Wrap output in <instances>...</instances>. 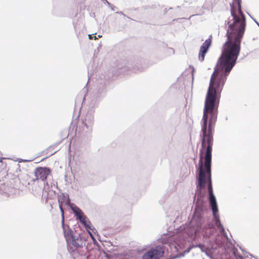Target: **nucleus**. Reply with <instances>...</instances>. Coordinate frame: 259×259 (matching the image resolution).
I'll return each mask as SVG.
<instances>
[{
  "instance_id": "f257e3e1",
  "label": "nucleus",
  "mask_w": 259,
  "mask_h": 259,
  "mask_svg": "<svg viewBox=\"0 0 259 259\" xmlns=\"http://www.w3.org/2000/svg\"><path fill=\"white\" fill-rule=\"evenodd\" d=\"M239 11L231 9L233 22L228 21L227 40L212 74L206 95L203 118L217 119L221 94L227 76L236 64L241 50V42L246 27V19L238 2Z\"/></svg>"
},
{
  "instance_id": "f03ea898",
  "label": "nucleus",
  "mask_w": 259,
  "mask_h": 259,
  "mask_svg": "<svg viewBox=\"0 0 259 259\" xmlns=\"http://www.w3.org/2000/svg\"><path fill=\"white\" fill-rule=\"evenodd\" d=\"M217 120L203 118L202 124L201 126L202 139H201V150L206 149V153L204 156V165L203 167L202 155L199 161V176L198 185L200 188H204L207 181V178L209 181L208 186V191L209 195H213L212 187L211 183V152L213 144V134L214 127Z\"/></svg>"
},
{
  "instance_id": "7ed1b4c3",
  "label": "nucleus",
  "mask_w": 259,
  "mask_h": 259,
  "mask_svg": "<svg viewBox=\"0 0 259 259\" xmlns=\"http://www.w3.org/2000/svg\"><path fill=\"white\" fill-rule=\"evenodd\" d=\"M63 232L68 247H71L72 246L75 250L80 251L79 253L81 255H85L87 248L84 247L85 240L80 236H73L72 231L69 229L68 226H67V228L63 230Z\"/></svg>"
},
{
  "instance_id": "20e7f679",
  "label": "nucleus",
  "mask_w": 259,
  "mask_h": 259,
  "mask_svg": "<svg viewBox=\"0 0 259 259\" xmlns=\"http://www.w3.org/2000/svg\"><path fill=\"white\" fill-rule=\"evenodd\" d=\"M164 252V249L160 246H157L152 248L144 254L142 259H160Z\"/></svg>"
},
{
  "instance_id": "39448f33",
  "label": "nucleus",
  "mask_w": 259,
  "mask_h": 259,
  "mask_svg": "<svg viewBox=\"0 0 259 259\" xmlns=\"http://www.w3.org/2000/svg\"><path fill=\"white\" fill-rule=\"evenodd\" d=\"M209 200L210 204L211 206V208L212 210L213 217L216 221V225H218L219 228H220L222 230V231H224V229L223 228V227L221 224V223L219 219V217L217 214V212L218 211V206H217L215 197L214 194L209 195Z\"/></svg>"
},
{
  "instance_id": "423d86ee",
  "label": "nucleus",
  "mask_w": 259,
  "mask_h": 259,
  "mask_svg": "<svg viewBox=\"0 0 259 259\" xmlns=\"http://www.w3.org/2000/svg\"><path fill=\"white\" fill-rule=\"evenodd\" d=\"M51 174V170L48 167H39L35 170V176L36 179H40L43 181L47 179L48 176Z\"/></svg>"
},
{
  "instance_id": "0eeeda50",
  "label": "nucleus",
  "mask_w": 259,
  "mask_h": 259,
  "mask_svg": "<svg viewBox=\"0 0 259 259\" xmlns=\"http://www.w3.org/2000/svg\"><path fill=\"white\" fill-rule=\"evenodd\" d=\"M212 43V36H210L209 38L205 40L204 42L200 47L199 53V59L200 61L204 60L205 56L207 53L209 47Z\"/></svg>"
},
{
  "instance_id": "6e6552de",
  "label": "nucleus",
  "mask_w": 259,
  "mask_h": 259,
  "mask_svg": "<svg viewBox=\"0 0 259 259\" xmlns=\"http://www.w3.org/2000/svg\"><path fill=\"white\" fill-rule=\"evenodd\" d=\"M79 220L80 222V223L82 224H83V226L85 227V228H86V229L88 231V232H89L90 235L91 236V237L92 238H94L93 234L89 231V229H91V224L90 221L87 218V217L85 215H84V217H83L81 219H79Z\"/></svg>"
},
{
  "instance_id": "1a4fd4ad",
  "label": "nucleus",
  "mask_w": 259,
  "mask_h": 259,
  "mask_svg": "<svg viewBox=\"0 0 259 259\" xmlns=\"http://www.w3.org/2000/svg\"><path fill=\"white\" fill-rule=\"evenodd\" d=\"M73 211L75 216L77 217V219L78 220L81 219L84 216V214L82 210L78 207L74 208Z\"/></svg>"
},
{
  "instance_id": "9d476101",
  "label": "nucleus",
  "mask_w": 259,
  "mask_h": 259,
  "mask_svg": "<svg viewBox=\"0 0 259 259\" xmlns=\"http://www.w3.org/2000/svg\"><path fill=\"white\" fill-rule=\"evenodd\" d=\"M59 208H60V210L61 211V213H62V225L63 229L64 230V229L67 228L68 226H65L64 225V210L63 208V202H61L60 201V200H59Z\"/></svg>"
},
{
  "instance_id": "9b49d317",
  "label": "nucleus",
  "mask_w": 259,
  "mask_h": 259,
  "mask_svg": "<svg viewBox=\"0 0 259 259\" xmlns=\"http://www.w3.org/2000/svg\"><path fill=\"white\" fill-rule=\"evenodd\" d=\"M238 2H239L240 6L241 7V0H233V2H232V3L230 4L231 9L233 8V7L234 10L239 11V7L238 6V5H237Z\"/></svg>"
},
{
  "instance_id": "f8f14e48",
  "label": "nucleus",
  "mask_w": 259,
  "mask_h": 259,
  "mask_svg": "<svg viewBox=\"0 0 259 259\" xmlns=\"http://www.w3.org/2000/svg\"><path fill=\"white\" fill-rule=\"evenodd\" d=\"M89 38L90 39H92V36L91 35H89Z\"/></svg>"
}]
</instances>
